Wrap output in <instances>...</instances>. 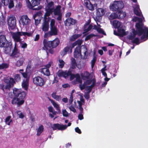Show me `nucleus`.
<instances>
[{"instance_id": "de8ad7c7", "label": "nucleus", "mask_w": 148, "mask_h": 148, "mask_svg": "<svg viewBox=\"0 0 148 148\" xmlns=\"http://www.w3.org/2000/svg\"><path fill=\"white\" fill-rule=\"evenodd\" d=\"M75 42L76 44L77 45V46L76 47H78L79 48H81L80 46L82 43V40L80 39H78Z\"/></svg>"}, {"instance_id": "7ed1b4c3", "label": "nucleus", "mask_w": 148, "mask_h": 148, "mask_svg": "<svg viewBox=\"0 0 148 148\" xmlns=\"http://www.w3.org/2000/svg\"><path fill=\"white\" fill-rule=\"evenodd\" d=\"M136 27V30L134 29L133 31V34L138 35L139 36L143 35L141 37V40H143L145 38L148 37V29L147 27H144V29H141L138 27Z\"/></svg>"}, {"instance_id": "6e6552de", "label": "nucleus", "mask_w": 148, "mask_h": 148, "mask_svg": "<svg viewBox=\"0 0 148 148\" xmlns=\"http://www.w3.org/2000/svg\"><path fill=\"white\" fill-rule=\"evenodd\" d=\"M11 53L10 54V56L12 58H17L19 57L21 53L17 47L16 43H15L14 47L12 50Z\"/></svg>"}, {"instance_id": "4468645a", "label": "nucleus", "mask_w": 148, "mask_h": 148, "mask_svg": "<svg viewBox=\"0 0 148 148\" xmlns=\"http://www.w3.org/2000/svg\"><path fill=\"white\" fill-rule=\"evenodd\" d=\"M30 20L27 15L23 16L20 18V22L23 26L28 25L30 22Z\"/></svg>"}, {"instance_id": "a878e982", "label": "nucleus", "mask_w": 148, "mask_h": 148, "mask_svg": "<svg viewBox=\"0 0 148 148\" xmlns=\"http://www.w3.org/2000/svg\"><path fill=\"white\" fill-rule=\"evenodd\" d=\"M71 48L69 46H66L64 47L63 50L60 52V54L62 57L67 54V52L70 50Z\"/></svg>"}, {"instance_id": "2f4dec72", "label": "nucleus", "mask_w": 148, "mask_h": 148, "mask_svg": "<svg viewBox=\"0 0 148 148\" xmlns=\"http://www.w3.org/2000/svg\"><path fill=\"white\" fill-rule=\"evenodd\" d=\"M108 18L110 20H113L118 18L117 12L115 13H112L109 16Z\"/></svg>"}, {"instance_id": "b1692460", "label": "nucleus", "mask_w": 148, "mask_h": 148, "mask_svg": "<svg viewBox=\"0 0 148 148\" xmlns=\"http://www.w3.org/2000/svg\"><path fill=\"white\" fill-rule=\"evenodd\" d=\"M25 60V58L22 56L17 61L16 65L17 66L19 67L22 66Z\"/></svg>"}, {"instance_id": "09e8293b", "label": "nucleus", "mask_w": 148, "mask_h": 148, "mask_svg": "<svg viewBox=\"0 0 148 148\" xmlns=\"http://www.w3.org/2000/svg\"><path fill=\"white\" fill-rule=\"evenodd\" d=\"M71 74V71H68V72L66 71H64L63 73V77H64L65 78L67 77L68 76H69V75H70Z\"/></svg>"}, {"instance_id": "c9c22d12", "label": "nucleus", "mask_w": 148, "mask_h": 148, "mask_svg": "<svg viewBox=\"0 0 148 148\" xmlns=\"http://www.w3.org/2000/svg\"><path fill=\"white\" fill-rule=\"evenodd\" d=\"M90 75V73L87 71L85 72L84 73V75L82 74H81V77L83 79H84V78L87 79H89V78Z\"/></svg>"}, {"instance_id": "864d4df0", "label": "nucleus", "mask_w": 148, "mask_h": 148, "mask_svg": "<svg viewBox=\"0 0 148 148\" xmlns=\"http://www.w3.org/2000/svg\"><path fill=\"white\" fill-rule=\"evenodd\" d=\"M64 71H62V70L59 71L57 73V75L58 76L60 77H63V73Z\"/></svg>"}, {"instance_id": "8fccbe9b", "label": "nucleus", "mask_w": 148, "mask_h": 148, "mask_svg": "<svg viewBox=\"0 0 148 148\" xmlns=\"http://www.w3.org/2000/svg\"><path fill=\"white\" fill-rule=\"evenodd\" d=\"M132 42L135 43L136 45H138L139 44V40L138 38H136L134 39L132 41Z\"/></svg>"}, {"instance_id": "2eb2a0df", "label": "nucleus", "mask_w": 148, "mask_h": 148, "mask_svg": "<svg viewBox=\"0 0 148 148\" xmlns=\"http://www.w3.org/2000/svg\"><path fill=\"white\" fill-rule=\"evenodd\" d=\"M21 34L20 32H18L16 33H13L12 34V38L15 43L17 42H21V39L20 38Z\"/></svg>"}, {"instance_id": "9d476101", "label": "nucleus", "mask_w": 148, "mask_h": 148, "mask_svg": "<svg viewBox=\"0 0 148 148\" xmlns=\"http://www.w3.org/2000/svg\"><path fill=\"white\" fill-rule=\"evenodd\" d=\"M26 1H28L30 4V7H29L31 8H33V10H39L41 9V7L38 6L37 8H33L34 7L38 6L40 3V0H32L31 2H30L29 0H26Z\"/></svg>"}, {"instance_id": "49530a36", "label": "nucleus", "mask_w": 148, "mask_h": 148, "mask_svg": "<svg viewBox=\"0 0 148 148\" xmlns=\"http://www.w3.org/2000/svg\"><path fill=\"white\" fill-rule=\"evenodd\" d=\"M59 61L60 62V64H59V68H62L63 67L65 62L62 59H60Z\"/></svg>"}, {"instance_id": "bf43d9fd", "label": "nucleus", "mask_w": 148, "mask_h": 148, "mask_svg": "<svg viewBox=\"0 0 148 148\" xmlns=\"http://www.w3.org/2000/svg\"><path fill=\"white\" fill-rule=\"evenodd\" d=\"M36 18L35 17V18H34V19L35 20V25L37 26V25H38L39 23H40V19H39V20H38V19H36Z\"/></svg>"}, {"instance_id": "0eeeda50", "label": "nucleus", "mask_w": 148, "mask_h": 148, "mask_svg": "<svg viewBox=\"0 0 148 148\" xmlns=\"http://www.w3.org/2000/svg\"><path fill=\"white\" fill-rule=\"evenodd\" d=\"M7 21L9 29L10 30L14 29L16 25V20L15 17L13 16L9 17Z\"/></svg>"}, {"instance_id": "13d9d810", "label": "nucleus", "mask_w": 148, "mask_h": 148, "mask_svg": "<svg viewBox=\"0 0 148 148\" xmlns=\"http://www.w3.org/2000/svg\"><path fill=\"white\" fill-rule=\"evenodd\" d=\"M32 33H28L27 32H25V33H24L23 36H25L26 35H27V36L28 37L32 36Z\"/></svg>"}, {"instance_id": "338daca9", "label": "nucleus", "mask_w": 148, "mask_h": 148, "mask_svg": "<svg viewBox=\"0 0 148 148\" xmlns=\"http://www.w3.org/2000/svg\"><path fill=\"white\" fill-rule=\"evenodd\" d=\"M3 3L5 5H8L9 4V0H3Z\"/></svg>"}, {"instance_id": "9b49d317", "label": "nucleus", "mask_w": 148, "mask_h": 148, "mask_svg": "<svg viewBox=\"0 0 148 148\" xmlns=\"http://www.w3.org/2000/svg\"><path fill=\"white\" fill-rule=\"evenodd\" d=\"M4 48V53L7 55H10L11 52L12 51L11 49L12 48V43L11 41H10L5 45Z\"/></svg>"}, {"instance_id": "f8f14e48", "label": "nucleus", "mask_w": 148, "mask_h": 148, "mask_svg": "<svg viewBox=\"0 0 148 148\" xmlns=\"http://www.w3.org/2000/svg\"><path fill=\"white\" fill-rule=\"evenodd\" d=\"M53 130H63L66 129V125L60 124L59 123L54 124L51 127Z\"/></svg>"}, {"instance_id": "20e7f679", "label": "nucleus", "mask_w": 148, "mask_h": 148, "mask_svg": "<svg viewBox=\"0 0 148 148\" xmlns=\"http://www.w3.org/2000/svg\"><path fill=\"white\" fill-rule=\"evenodd\" d=\"M50 29L49 33L50 36H56L58 34V30L57 25L56 24L54 19H51L50 21Z\"/></svg>"}, {"instance_id": "4c0bfd02", "label": "nucleus", "mask_w": 148, "mask_h": 148, "mask_svg": "<svg viewBox=\"0 0 148 148\" xmlns=\"http://www.w3.org/2000/svg\"><path fill=\"white\" fill-rule=\"evenodd\" d=\"M7 83L12 87H13L14 84L15 83V81L12 77H10L9 81Z\"/></svg>"}, {"instance_id": "a211bd4d", "label": "nucleus", "mask_w": 148, "mask_h": 148, "mask_svg": "<svg viewBox=\"0 0 148 148\" xmlns=\"http://www.w3.org/2000/svg\"><path fill=\"white\" fill-rule=\"evenodd\" d=\"M11 88L7 83L5 86L3 84H0V89L3 91L4 93H8Z\"/></svg>"}, {"instance_id": "774afa93", "label": "nucleus", "mask_w": 148, "mask_h": 148, "mask_svg": "<svg viewBox=\"0 0 148 148\" xmlns=\"http://www.w3.org/2000/svg\"><path fill=\"white\" fill-rule=\"evenodd\" d=\"M78 118L80 120H82L84 119L83 115L82 113L79 114L78 115Z\"/></svg>"}, {"instance_id": "c85d7f7f", "label": "nucleus", "mask_w": 148, "mask_h": 148, "mask_svg": "<svg viewBox=\"0 0 148 148\" xmlns=\"http://www.w3.org/2000/svg\"><path fill=\"white\" fill-rule=\"evenodd\" d=\"M82 35V34H74L71 36V38L70 39V40L72 42L74 41L78 38L81 36Z\"/></svg>"}, {"instance_id": "393cba45", "label": "nucleus", "mask_w": 148, "mask_h": 148, "mask_svg": "<svg viewBox=\"0 0 148 148\" xmlns=\"http://www.w3.org/2000/svg\"><path fill=\"white\" fill-rule=\"evenodd\" d=\"M41 72L44 75L49 76L50 75V73L49 69L47 68H42L41 69Z\"/></svg>"}, {"instance_id": "72a5a7b5", "label": "nucleus", "mask_w": 148, "mask_h": 148, "mask_svg": "<svg viewBox=\"0 0 148 148\" xmlns=\"http://www.w3.org/2000/svg\"><path fill=\"white\" fill-rule=\"evenodd\" d=\"M51 97L56 100L59 101L61 99V96L60 95H56V92H53L51 95Z\"/></svg>"}, {"instance_id": "37998d69", "label": "nucleus", "mask_w": 148, "mask_h": 148, "mask_svg": "<svg viewBox=\"0 0 148 148\" xmlns=\"http://www.w3.org/2000/svg\"><path fill=\"white\" fill-rule=\"evenodd\" d=\"M14 79L16 82H18L21 80V77L19 74H16L14 76Z\"/></svg>"}, {"instance_id": "79ce46f5", "label": "nucleus", "mask_w": 148, "mask_h": 148, "mask_svg": "<svg viewBox=\"0 0 148 148\" xmlns=\"http://www.w3.org/2000/svg\"><path fill=\"white\" fill-rule=\"evenodd\" d=\"M14 0H9L8 7L9 9H11L14 7Z\"/></svg>"}, {"instance_id": "5701e85b", "label": "nucleus", "mask_w": 148, "mask_h": 148, "mask_svg": "<svg viewBox=\"0 0 148 148\" xmlns=\"http://www.w3.org/2000/svg\"><path fill=\"white\" fill-rule=\"evenodd\" d=\"M61 6L59 5H57L55 9H53L54 14L55 15H57L61 14Z\"/></svg>"}, {"instance_id": "412c9836", "label": "nucleus", "mask_w": 148, "mask_h": 148, "mask_svg": "<svg viewBox=\"0 0 148 148\" xmlns=\"http://www.w3.org/2000/svg\"><path fill=\"white\" fill-rule=\"evenodd\" d=\"M81 48L76 47L74 51V56L75 58H78L81 55Z\"/></svg>"}, {"instance_id": "bb28decb", "label": "nucleus", "mask_w": 148, "mask_h": 148, "mask_svg": "<svg viewBox=\"0 0 148 148\" xmlns=\"http://www.w3.org/2000/svg\"><path fill=\"white\" fill-rule=\"evenodd\" d=\"M137 18L138 19V22L136 23L135 27H138L141 29H144V28H143V24L142 22V19L141 18Z\"/></svg>"}, {"instance_id": "e433bc0d", "label": "nucleus", "mask_w": 148, "mask_h": 148, "mask_svg": "<svg viewBox=\"0 0 148 148\" xmlns=\"http://www.w3.org/2000/svg\"><path fill=\"white\" fill-rule=\"evenodd\" d=\"M45 10L46 12L45 13V16H49L53 12V9L45 8Z\"/></svg>"}, {"instance_id": "f03ea898", "label": "nucleus", "mask_w": 148, "mask_h": 148, "mask_svg": "<svg viewBox=\"0 0 148 148\" xmlns=\"http://www.w3.org/2000/svg\"><path fill=\"white\" fill-rule=\"evenodd\" d=\"M43 43L44 46L43 49L47 51L49 48H56L59 45L60 40L58 38L51 41H48L47 39H44L43 40Z\"/></svg>"}, {"instance_id": "4d7b16f0", "label": "nucleus", "mask_w": 148, "mask_h": 148, "mask_svg": "<svg viewBox=\"0 0 148 148\" xmlns=\"http://www.w3.org/2000/svg\"><path fill=\"white\" fill-rule=\"evenodd\" d=\"M42 13L41 12L39 11L36 13L34 16V18H36L37 16H41Z\"/></svg>"}, {"instance_id": "f704fd0d", "label": "nucleus", "mask_w": 148, "mask_h": 148, "mask_svg": "<svg viewBox=\"0 0 148 148\" xmlns=\"http://www.w3.org/2000/svg\"><path fill=\"white\" fill-rule=\"evenodd\" d=\"M44 130V127L42 125L40 126L37 130V135L38 136H39L43 132Z\"/></svg>"}, {"instance_id": "f257e3e1", "label": "nucleus", "mask_w": 148, "mask_h": 148, "mask_svg": "<svg viewBox=\"0 0 148 148\" xmlns=\"http://www.w3.org/2000/svg\"><path fill=\"white\" fill-rule=\"evenodd\" d=\"M13 95L12 92H9L8 96L10 98L12 99V103L14 105H16L17 107H20L24 103V99L25 97L26 93L21 89H18L14 88L13 90Z\"/></svg>"}, {"instance_id": "ea45409f", "label": "nucleus", "mask_w": 148, "mask_h": 148, "mask_svg": "<svg viewBox=\"0 0 148 148\" xmlns=\"http://www.w3.org/2000/svg\"><path fill=\"white\" fill-rule=\"evenodd\" d=\"M49 100L51 101V103H52L53 106L56 109L57 108H58L59 106L58 104L56 103L53 100L50 99L49 98Z\"/></svg>"}, {"instance_id": "052dcab7", "label": "nucleus", "mask_w": 148, "mask_h": 148, "mask_svg": "<svg viewBox=\"0 0 148 148\" xmlns=\"http://www.w3.org/2000/svg\"><path fill=\"white\" fill-rule=\"evenodd\" d=\"M69 109L70 110L72 111L74 113H75L76 112V110L75 109L74 107L72 105H71L69 108Z\"/></svg>"}, {"instance_id": "ddd939ff", "label": "nucleus", "mask_w": 148, "mask_h": 148, "mask_svg": "<svg viewBox=\"0 0 148 148\" xmlns=\"http://www.w3.org/2000/svg\"><path fill=\"white\" fill-rule=\"evenodd\" d=\"M49 19H47L46 17H45L44 21L42 25V30L43 32H46L48 31L49 28Z\"/></svg>"}, {"instance_id": "a18cd8bd", "label": "nucleus", "mask_w": 148, "mask_h": 148, "mask_svg": "<svg viewBox=\"0 0 148 148\" xmlns=\"http://www.w3.org/2000/svg\"><path fill=\"white\" fill-rule=\"evenodd\" d=\"M96 60V57L95 56H94L92 59L91 61V67L92 68H93L94 67Z\"/></svg>"}, {"instance_id": "cd10ccee", "label": "nucleus", "mask_w": 148, "mask_h": 148, "mask_svg": "<svg viewBox=\"0 0 148 148\" xmlns=\"http://www.w3.org/2000/svg\"><path fill=\"white\" fill-rule=\"evenodd\" d=\"M85 4L86 7L89 10L91 11H93L94 10V7L93 5L91 4L90 1H89V3L88 2H86Z\"/></svg>"}, {"instance_id": "aec40b11", "label": "nucleus", "mask_w": 148, "mask_h": 148, "mask_svg": "<svg viewBox=\"0 0 148 148\" xmlns=\"http://www.w3.org/2000/svg\"><path fill=\"white\" fill-rule=\"evenodd\" d=\"M105 14V10L102 8H99L97 10L96 15V17L99 18Z\"/></svg>"}, {"instance_id": "a19ab883", "label": "nucleus", "mask_w": 148, "mask_h": 148, "mask_svg": "<svg viewBox=\"0 0 148 148\" xmlns=\"http://www.w3.org/2000/svg\"><path fill=\"white\" fill-rule=\"evenodd\" d=\"M8 67L9 65L7 63H3L0 64V69H6Z\"/></svg>"}, {"instance_id": "c03bdc74", "label": "nucleus", "mask_w": 148, "mask_h": 148, "mask_svg": "<svg viewBox=\"0 0 148 148\" xmlns=\"http://www.w3.org/2000/svg\"><path fill=\"white\" fill-rule=\"evenodd\" d=\"M97 36L94 34H91L87 35L85 38V41H87L93 37L96 36Z\"/></svg>"}, {"instance_id": "0e129e2a", "label": "nucleus", "mask_w": 148, "mask_h": 148, "mask_svg": "<svg viewBox=\"0 0 148 148\" xmlns=\"http://www.w3.org/2000/svg\"><path fill=\"white\" fill-rule=\"evenodd\" d=\"M75 130L76 132H77L79 134H81L82 133V132L80 130L78 127H77L75 128Z\"/></svg>"}, {"instance_id": "4be33fe9", "label": "nucleus", "mask_w": 148, "mask_h": 148, "mask_svg": "<svg viewBox=\"0 0 148 148\" xmlns=\"http://www.w3.org/2000/svg\"><path fill=\"white\" fill-rule=\"evenodd\" d=\"M118 16V18L122 19L125 17L126 16V13L125 12H123L122 10H119L117 12Z\"/></svg>"}, {"instance_id": "39448f33", "label": "nucleus", "mask_w": 148, "mask_h": 148, "mask_svg": "<svg viewBox=\"0 0 148 148\" xmlns=\"http://www.w3.org/2000/svg\"><path fill=\"white\" fill-rule=\"evenodd\" d=\"M91 22V20L90 18H89L83 27L84 32L83 34H84L89 32L92 29L97 30L98 29V27L96 25H94L93 28V26L91 24H90Z\"/></svg>"}, {"instance_id": "7c9ffc66", "label": "nucleus", "mask_w": 148, "mask_h": 148, "mask_svg": "<svg viewBox=\"0 0 148 148\" xmlns=\"http://www.w3.org/2000/svg\"><path fill=\"white\" fill-rule=\"evenodd\" d=\"M113 24L115 28H118L121 27V23L119 21L115 20L113 21Z\"/></svg>"}, {"instance_id": "423d86ee", "label": "nucleus", "mask_w": 148, "mask_h": 148, "mask_svg": "<svg viewBox=\"0 0 148 148\" xmlns=\"http://www.w3.org/2000/svg\"><path fill=\"white\" fill-rule=\"evenodd\" d=\"M124 7V4L121 1H115L110 8L113 11H119L121 10Z\"/></svg>"}, {"instance_id": "dca6fc26", "label": "nucleus", "mask_w": 148, "mask_h": 148, "mask_svg": "<svg viewBox=\"0 0 148 148\" xmlns=\"http://www.w3.org/2000/svg\"><path fill=\"white\" fill-rule=\"evenodd\" d=\"M77 21L71 18H68L64 21V24L66 26H70L75 25Z\"/></svg>"}, {"instance_id": "680f3d73", "label": "nucleus", "mask_w": 148, "mask_h": 148, "mask_svg": "<svg viewBox=\"0 0 148 148\" xmlns=\"http://www.w3.org/2000/svg\"><path fill=\"white\" fill-rule=\"evenodd\" d=\"M79 86L80 89L81 90H82L84 89L85 88L86 85L85 84H84L82 85V84H79Z\"/></svg>"}, {"instance_id": "f3484780", "label": "nucleus", "mask_w": 148, "mask_h": 148, "mask_svg": "<svg viewBox=\"0 0 148 148\" xmlns=\"http://www.w3.org/2000/svg\"><path fill=\"white\" fill-rule=\"evenodd\" d=\"M9 42L6 39L5 35H1L0 36V47H4L5 45L8 44Z\"/></svg>"}, {"instance_id": "58836bf2", "label": "nucleus", "mask_w": 148, "mask_h": 148, "mask_svg": "<svg viewBox=\"0 0 148 148\" xmlns=\"http://www.w3.org/2000/svg\"><path fill=\"white\" fill-rule=\"evenodd\" d=\"M54 5V3L52 1H51L49 3H47V6L45 7V8L47 9H53L51 8Z\"/></svg>"}, {"instance_id": "c756f323", "label": "nucleus", "mask_w": 148, "mask_h": 148, "mask_svg": "<svg viewBox=\"0 0 148 148\" xmlns=\"http://www.w3.org/2000/svg\"><path fill=\"white\" fill-rule=\"evenodd\" d=\"M118 32L120 34V37H123L126 35L125 30L121 27L117 28Z\"/></svg>"}, {"instance_id": "473e14b6", "label": "nucleus", "mask_w": 148, "mask_h": 148, "mask_svg": "<svg viewBox=\"0 0 148 148\" xmlns=\"http://www.w3.org/2000/svg\"><path fill=\"white\" fill-rule=\"evenodd\" d=\"M71 68L72 69H74L77 66V63L75 58H71Z\"/></svg>"}, {"instance_id": "69168bd1", "label": "nucleus", "mask_w": 148, "mask_h": 148, "mask_svg": "<svg viewBox=\"0 0 148 148\" xmlns=\"http://www.w3.org/2000/svg\"><path fill=\"white\" fill-rule=\"evenodd\" d=\"M21 73L23 77L25 78H29L27 77V73L26 72H24V73Z\"/></svg>"}, {"instance_id": "5fc2aeb1", "label": "nucleus", "mask_w": 148, "mask_h": 148, "mask_svg": "<svg viewBox=\"0 0 148 148\" xmlns=\"http://www.w3.org/2000/svg\"><path fill=\"white\" fill-rule=\"evenodd\" d=\"M139 10H136V9H134V12L135 14L136 15L140 16H141V13L139 11Z\"/></svg>"}, {"instance_id": "6e6d98bb", "label": "nucleus", "mask_w": 148, "mask_h": 148, "mask_svg": "<svg viewBox=\"0 0 148 148\" xmlns=\"http://www.w3.org/2000/svg\"><path fill=\"white\" fill-rule=\"evenodd\" d=\"M73 96L72 93H71V95L69 100V102L70 104L72 103L73 101Z\"/></svg>"}, {"instance_id": "e2e57ef3", "label": "nucleus", "mask_w": 148, "mask_h": 148, "mask_svg": "<svg viewBox=\"0 0 148 148\" xmlns=\"http://www.w3.org/2000/svg\"><path fill=\"white\" fill-rule=\"evenodd\" d=\"M76 45H77V44H76V43L75 41L72 44L71 48L70 49V53H71L72 52V48H73Z\"/></svg>"}, {"instance_id": "1a4fd4ad", "label": "nucleus", "mask_w": 148, "mask_h": 148, "mask_svg": "<svg viewBox=\"0 0 148 148\" xmlns=\"http://www.w3.org/2000/svg\"><path fill=\"white\" fill-rule=\"evenodd\" d=\"M33 82L36 86L40 87L44 86L45 84L44 79L39 76H37L33 78Z\"/></svg>"}, {"instance_id": "6ab92c4d", "label": "nucleus", "mask_w": 148, "mask_h": 148, "mask_svg": "<svg viewBox=\"0 0 148 148\" xmlns=\"http://www.w3.org/2000/svg\"><path fill=\"white\" fill-rule=\"evenodd\" d=\"M29 78H26L24 79L22 83V86L25 90H27L29 85Z\"/></svg>"}, {"instance_id": "3c124183", "label": "nucleus", "mask_w": 148, "mask_h": 148, "mask_svg": "<svg viewBox=\"0 0 148 148\" xmlns=\"http://www.w3.org/2000/svg\"><path fill=\"white\" fill-rule=\"evenodd\" d=\"M97 31L99 33L105 35H106V33L105 32L103 29L100 27H99Z\"/></svg>"}, {"instance_id": "603ef678", "label": "nucleus", "mask_w": 148, "mask_h": 148, "mask_svg": "<svg viewBox=\"0 0 148 148\" xmlns=\"http://www.w3.org/2000/svg\"><path fill=\"white\" fill-rule=\"evenodd\" d=\"M62 113L63 116L64 117H67L69 116L68 112H67L66 110L65 109L63 110H62Z\"/></svg>"}]
</instances>
